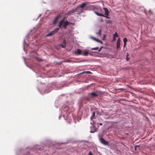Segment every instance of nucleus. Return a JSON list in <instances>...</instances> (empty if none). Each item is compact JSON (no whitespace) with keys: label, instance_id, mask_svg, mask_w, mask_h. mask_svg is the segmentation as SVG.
<instances>
[{"label":"nucleus","instance_id":"1a4fd4ad","mask_svg":"<svg viewBox=\"0 0 155 155\" xmlns=\"http://www.w3.org/2000/svg\"><path fill=\"white\" fill-rule=\"evenodd\" d=\"M75 54L77 55H80L82 54L81 50L79 49H78L75 52Z\"/></svg>","mask_w":155,"mask_h":155},{"label":"nucleus","instance_id":"f257e3e1","mask_svg":"<svg viewBox=\"0 0 155 155\" xmlns=\"http://www.w3.org/2000/svg\"><path fill=\"white\" fill-rule=\"evenodd\" d=\"M65 18H64L62 20H61L59 22L58 27L61 28H62V26L63 25V27L64 28L66 29L67 26L69 24V22L66 21H64Z\"/></svg>","mask_w":155,"mask_h":155},{"label":"nucleus","instance_id":"cd10ccee","mask_svg":"<svg viewBox=\"0 0 155 155\" xmlns=\"http://www.w3.org/2000/svg\"><path fill=\"white\" fill-rule=\"evenodd\" d=\"M91 133H92V132H92V131H91Z\"/></svg>","mask_w":155,"mask_h":155},{"label":"nucleus","instance_id":"9d476101","mask_svg":"<svg viewBox=\"0 0 155 155\" xmlns=\"http://www.w3.org/2000/svg\"><path fill=\"white\" fill-rule=\"evenodd\" d=\"M104 10L105 15H108L109 12L108 9L106 8H104Z\"/></svg>","mask_w":155,"mask_h":155},{"label":"nucleus","instance_id":"20e7f679","mask_svg":"<svg viewBox=\"0 0 155 155\" xmlns=\"http://www.w3.org/2000/svg\"><path fill=\"white\" fill-rule=\"evenodd\" d=\"M100 142L104 145H108V143L103 138H101L100 139Z\"/></svg>","mask_w":155,"mask_h":155},{"label":"nucleus","instance_id":"aec40b11","mask_svg":"<svg viewBox=\"0 0 155 155\" xmlns=\"http://www.w3.org/2000/svg\"><path fill=\"white\" fill-rule=\"evenodd\" d=\"M69 24H71L73 25H75V24L74 23L69 22Z\"/></svg>","mask_w":155,"mask_h":155},{"label":"nucleus","instance_id":"4468645a","mask_svg":"<svg viewBox=\"0 0 155 155\" xmlns=\"http://www.w3.org/2000/svg\"><path fill=\"white\" fill-rule=\"evenodd\" d=\"M88 54V52L87 51H85L84 52L82 53V54L84 56H87Z\"/></svg>","mask_w":155,"mask_h":155},{"label":"nucleus","instance_id":"7ed1b4c3","mask_svg":"<svg viewBox=\"0 0 155 155\" xmlns=\"http://www.w3.org/2000/svg\"><path fill=\"white\" fill-rule=\"evenodd\" d=\"M78 8V7H77L75 8H73L71 10L66 13L65 15L69 16L73 14L77 10Z\"/></svg>","mask_w":155,"mask_h":155},{"label":"nucleus","instance_id":"a211bd4d","mask_svg":"<svg viewBox=\"0 0 155 155\" xmlns=\"http://www.w3.org/2000/svg\"><path fill=\"white\" fill-rule=\"evenodd\" d=\"M127 39L126 38H124L123 39V41L124 43H126L127 41Z\"/></svg>","mask_w":155,"mask_h":155},{"label":"nucleus","instance_id":"f03ea898","mask_svg":"<svg viewBox=\"0 0 155 155\" xmlns=\"http://www.w3.org/2000/svg\"><path fill=\"white\" fill-rule=\"evenodd\" d=\"M59 30V28H56L53 31H51L47 35H46V36L48 37L52 36L55 33H56Z\"/></svg>","mask_w":155,"mask_h":155},{"label":"nucleus","instance_id":"9b49d317","mask_svg":"<svg viewBox=\"0 0 155 155\" xmlns=\"http://www.w3.org/2000/svg\"><path fill=\"white\" fill-rule=\"evenodd\" d=\"M118 37V35L117 32H115L113 35V41H115L116 40V37Z\"/></svg>","mask_w":155,"mask_h":155},{"label":"nucleus","instance_id":"2eb2a0df","mask_svg":"<svg viewBox=\"0 0 155 155\" xmlns=\"http://www.w3.org/2000/svg\"><path fill=\"white\" fill-rule=\"evenodd\" d=\"M101 29H100L98 31V32L96 33V34H97L98 36H101Z\"/></svg>","mask_w":155,"mask_h":155},{"label":"nucleus","instance_id":"412c9836","mask_svg":"<svg viewBox=\"0 0 155 155\" xmlns=\"http://www.w3.org/2000/svg\"><path fill=\"white\" fill-rule=\"evenodd\" d=\"M108 15H105V16L104 15V17H105L107 18H110L108 17Z\"/></svg>","mask_w":155,"mask_h":155},{"label":"nucleus","instance_id":"f3484780","mask_svg":"<svg viewBox=\"0 0 155 155\" xmlns=\"http://www.w3.org/2000/svg\"><path fill=\"white\" fill-rule=\"evenodd\" d=\"M106 22L107 24L111 23H112V21L110 20H107L106 21Z\"/></svg>","mask_w":155,"mask_h":155},{"label":"nucleus","instance_id":"393cba45","mask_svg":"<svg viewBox=\"0 0 155 155\" xmlns=\"http://www.w3.org/2000/svg\"><path fill=\"white\" fill-rule=\"evenodd\" d=\"M129 58L128 57H127V58H126V60H127V61L129 60Z\"/></svg>","mask_w":155,"mask_h":155},{"label":"nucleus","instance_id":"bb28decb","mask_svg":"<svg viewBox=\"0 0 155 155\" xmlns=\"http://www.w3.org/2000/svg\"><path fill=\"white\" fill-rule=\"evenodd\" d=\"M82 12H80L79 13V14L81 13Z\"/></svg>","mask_w":155,"mask_h":155},{"label":"nucleus","instance_id":"a878e982","mask_svg":"<svg viewBox=\"0 0 155 155\" xmlns=\"http://www.w3.org/2000/svg\"><path fill=\"white\" fill-rule=\"evenodd\" d=\"M99 124L101 126V125H102V123H100Z\"/></svg>","mask_w":155,"mask_h":155},{"label":"nucleus","instance_id":"4be33fe9","mask_svg":"<svg viewBox=\"0 0 155 155\" xmlns=\"http://www.w3.org/2000/svg\"><path fill=\"white\" fill-rule=\"evenodd\" d=\"M89 155H93L92 153H91V151H90L89 152Z\"/></svg>","mask_w":155,"mask_h":155},{"label":"nucleus","instance_id":"6ab92c4d","mask_svg":"<svg viewBox=\"0 0 155 155\" xmlns=\"http://www.w3.org/2000/svg\"><path fill=\"white\" fill-rule=\"evenodd\" d=\"M98 47H96L94 48H92V50H97L98 49Z\"/></svg>","mask_w":155,"mask_h":155},{"label":"nucleus","instance_id":"5701e85b","mask_svg":"<svg viewBox=\"0 0 155 155\" xmlns=\"http://www.w3.org/2000/svg\"><path fill=\"white\" fill-rule=\"evenodd\" d=\"M85 72L87 73H88V74H90L91 73V72L90 71H86Z\"/></svg>","mask_w":155,"mask_h":155},{"label":"nucleus","instance_id":"b1692460","mask_svg":"<svg viewBox=\"0 0 155 155\" xmlns=\"http://www.w3.org/2000/svg\"><path fill=\"white\" fill-rule=\"evenodd\" d=\"M126 45V43H124V47H125Z\"/></svg>","mask_w":155,"mask_h":155},{"label":"nucleus","instance_id":"6e6552de","mask_svg":"<svg viewBox=\"0 0 155 155\" xmlns=\"http://www.w3.org/2000/svg\"><path fill=\"white\" fill-rule=\"evenodd\" d=\"M120 38H119L117 41V49H118L120 47Z\"/></svg>","mask_w":155,"mask_h":155},{"label":"nucleus","instance_id":"f8f14e48","mask_svg":"<svg viewBox=\"0 0 155 155\" xmlns=\"http://www.w3.org/2000/svg\"><path fill=\"white\" fill-rule=\"evenodd\" d=\"M59 18V17L58 16L55 18L53 21V23L54 24H55L57 22V20Z\"/></svg>","mask_w":155,"mask_h":155},{"label":"nucleus","instance_id":"dca6fc26","mask_svg":"<svg viewBox=\"0 0 155 155\" xmlns=\"http://www.w3.org/2000/svg\"><path fill=\"white\" fill-rule=\"evenodd\" d=\"M95 115V112L94 111L92 115L91 116V120H92V119L94 118V116Z\"/></svg>","mask_w":155,"mask_h":155},{"label":"nucleus","instance_id":"39448f33","mask_svg":"<svg viewBox=\"0 0 155 155\" xmlns=\"http://www.w3.org/2000/svg\"><path fill=\"white\" fill-rule=\"evenodd\" d=\"M89 94L91 96L90 97L91 98L95 97L98 96V95L95 92H92L91 93H89Z\"/></svg>","mask_w":155,"mask_h":155},{"label":"nucleus","instance_id":"423d86ee","mask_svg":"<svg viewBox=\"0 0 155 155\" xmlns=\"http://www.w3.org/2000/svg\"><path fill=\"white\" fill-rule=\"evenodd\" d=\"M88 2H86L83 3L80 5L79 7L81 8H84L86 5H87L88 4Z\"/></svg>","mask_w":155,"mask_h":155},{"label":"nucleus","instance_id":"ddd939ff","mask_svg":"<svg viewBox=\"0 0 155 155\" xmlns=\"http://www.w3.org/2000/svg\"><path fill=\"white\" fill-rule=\"evenodd\" d=\"M95 13L98 16H104V15L102 14L99 13L97 12H95Z\"/></svg>","mask_w":155,"mask_h":155},{"label":"nucleus","instance_id":"0eeeda50","mask_svg":"<svg viewBox=\"0 0 155 155\" xmlns=\"http://www.w3.org/2000/svg\"><path fill=\"white\" fill-rule=\"evenodd\" d=\"M90 38L91 39H93V40L96 41L97 42L100 43H102V42L99 39H97V38L94 37L93 36H90Z\"/></svg>","mask_w":155,"mask_h":155}]
</instances>
